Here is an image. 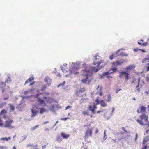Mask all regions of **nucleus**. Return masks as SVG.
Here are the masks:
<instances>
[{"label":"nucleus","instance_id":"obj_20","mask_svg":"<svg viewBox=\"0 0 149 149\" xmlns=\"http://www.w3.org/2000/svg\"><path fill=\"white\" fill-rule=\"evenodd\" d=\"M31 113L32 115H31V117H33V116H36L37 114L38 113V111H37L36 110V109H32L31 110Z\"/></svg>","mask_w":149,"mask_h":149},{"label":"nucleus","instance_id":"obj_34","mask_svg":"<svg viewBox=\"0 0 149 149\" xmlns=\"http://www.w3.org/2000/svg\"><path fill=\"white\" fill-rule=\"evenodd\" d=\"M96 94L99 95L100 96H102V91L101 90L97 92Z\"/></svg>","mask_w":149,"mask_h":149},{"label":"nucleus","instance_id":"obj_46","mask_svg":"<svg viewBox=\"0 0 149 149\" xmlns=\"http://www.w3.org/2000/svg\"><path fill=\"white\" fill-rule=\"evenodd\" d=\"M98 57H99V56L98 55V54H97L96 55H95V58L96 60H97V58H97Z\"/></svg>","mask_w":149,"mask_h":149},{"label":"nucleus","instance_id":"obj_4","mask_svg":"<svg viewBox=\"0 0 149 149\" xmlns=\"http://www.w3.org/2000/svg\"><path fill=\"white\" fill-rule=\"evenodd\" d=\"M40 94H37L34 95V97L37 99V101L38 102L40 105H41L43 107L45 106L46 104L44 100L42 98L39 97Z\"/></svg>","mask_w":149,"mask_h":149},{"label":"nucleus","instance_id":"obj_19","mask_svg":"<svg viewBox=\"0 0 149 149\" xmlns=\"http://www.w3.org/2000/svg\"><path fill=\"white\" fill-rule=\"evenodd\" d=\"M107 98L106 101L107 102H111V100L112 98L110 94H109L107 95Z\"/></svg>","mask_w":149,"mask_h":149},{"label":"nucleus","instance_id":"obj_2","mask_svg":"<svg viewBox=\"0 0 149 149\" xmlns=\"http://www.w3.org/2000/svg\"><path fill=\"white\" fill-rule=\"evenodd\" d=\"M139 118L141 120L138 119L137 120V121L141 125H147L148 127H149V122H148L147 124H144L142 120L144 119L146 122L148 121V116L146 114L141 115L140 116Z\"/></svg>","mask_w":149,"mask_h":149},{"label":"nucleus","instance_id":"obj_10","mask_svg":"<svg viewBox=\"0 0 149 149\" xmlns=\"http://www.w3.org/2000/svg\"><path fill=\"white\" fill-rule=\"evenodd\" d=\"M116 70L117 68H111L109 70V71L104 72L103 73V76H106L109 74L113 73L116 71Z\"/></svg>","mask_w":149,"mask_h":149},{"label":"nucleus","instance_id":"obj_3","mask_svg":"<svg viewBox=\"0 0 149 149\" xmlns=\"http://www.w3.org/2000/svg\"><path fill=\"white\" fill-rule=\"evenodd\" d=\"M80 64L76 63H74V67H72L70 70V74H78V70L79 68Z\"/></svg>","mask_w":149,"mask_h":149},{"label":"nucleus","instance_id":"obj_13","mask_svg":"<svg viewBox=\"0 0 149 149\" xmlns=\"http://www.w3.org/2000/svg\"><path fill=\"white\" fill-rule=\"evenodd\" d=\"M44 81L47 84L48 86H49L51 85V79L49 77L47 76L45 77Z\"/></svg>","mask_w":149,"mask_h":149},{"label":"nucleus","instance_id":"obj_47","mask_svg":"<svg viewBox=\"0 0 149 149\" xmlns=\"http://www.w3.org/2000/svg\"><path fill=\"white\" fill-rule=\"evenodd\" d=\"M138 137V134L137 133H136L135 134V140L136 141Z\"/></svg>","mask_w":149,"mask_h":149},{"label":"nucleus","instance_id":"obj_35","mask_svg":"<svg viewBox=\"0 0 149 149\" xmlns=\"http://www.w3.org/2000/svg\"><path fill=\"white\" fill-rule=\"evenodd\" d=\"M56 140L58 142H61L62 141V138L60 136L57 137L56 138Z\"/></svg>","mask_w":149,"mask_h":149},{"label":"nucleus","instance_id":"obj_17","mask_svg":"<svg viewBox=\"0 0 149 149\" xmlns=\"http://www.w3.org/2000/svg\"><path fill=\"white\" fill-rule=\"evenodd\" d=\"M61 136L63 138L67 139L69 138L70 136L69 134H66L64 133H61Z\"/></svg>","mask_w":149,"mask_h":149},{"label":"nucleus","instance_id":"obj_58","mask_svg":"<svg viewBox=\"0 0 149 149\" xmlns=\"http://www.w3.org/2000/svg\"><path fill=\"white\" fill-rule=\"evenodd\" d=\"M112 113H113V111H114L115 110V108L114 107H113L112 108Z\"/></svg>","mask_w":149,"mask_h":149},{"label":"nucleus","instance_id":"obj_43","mask_svg":"<svg viewBox=\"0 0 149 149\" xmlns=\"http://www.w3.org/2000/svg\"><path fill=\"white\" fill-rule=\"evenodd\" d=\"M107 137H106V134L105 133V130L104 131V139L105 140Z\"/></svg>","mask_w":149,"mask_h":149},{"label":"nucleus","instance_id":"obj_52","mask_svg":"<svg viewBox=\"0 0 149 149\" xmlns=\"http://www.w3.org/2000/svg\"><path fill=\"white\" fill-rule=\"evenodd\" d=\"M35 83V82L33 81V82H31L30 83V84H29V86H32L33 85V84H34Z\"/></svg>","mask_w":149,"mask_h":149},{"label":"nucleus","instance_id":"obj_11","mask_svg":"<svg viewBox=\"0 0 149 149\" xmlns=\"http://www.w3.org/2000/svg\"><path fill=\"white\" fill-rule=\"evenodd\" d=\"M142 62L144 63L146 65H149V58H145L142 60Z\"/></svg>","mask_w":149,"mask_h":149},{"label":"nucleus","instance_id":"obj_24","mask_svg":"<svg viewBox=\"0 0 149 149\" xmlns=\"http://www.w3.org/2000/svg\"><path fill=\"white\" fill-rule=\"evenodd\" d=\"M54 101V100L51 97H48L47 100V103H51Z\"/></svg>","mask_w":149,"mask_h":149},{"label":"nucleus","instance_id":"obj_64","mask_svg":"<svg viewBox=\"0 0 149 149\" xmlns=\"http://www.w3.org/2000/svg\"><path fill=\"white\" fill-rule=\"evenodd\" d=\"M67 65V64L66 63H65L63 64V66L64 67H66Z\"/></svg>","mask_w":149,"mask_h":149},{"label":"nucleus","instance_id":"obj_30","mask_svg":"<svg viewBox=\"0 0 149 149\" xmlns=\"http://www.w3.org/2000/svg\"><path fill=\"white\" fill-rule=\"evenodd\" d=\"M34 90V89H31L29 91H25L24 92V94L25 95H26L29 92H30L31 91H33Z\"/></svg>","mask_w":149,"mask_h":149},{"label":"nucleus","instance_id":"obj_9","mask_svg":"<svg viewBox=\"0 0 149 149\" xmlns=\"http://www.w3.org/2000/svg\"><path fill=\"white\" fill-rule=\"evenodd\" d=\"M125 61V60L121 59L119 61H117L115 62L112 63H111L113 66H117L121 65Z\"/></svg>","mask_w":149,"mask_h":149},{"label":"nucleus","instance_id":"obj_55","mask_svg":"<svg viewBox=\"0 0 149 149\" xmlns=\"http://www.w3.org/2000/svg\"><path fill=\"white\" fill-rule=\"evenodd\" d=\"M33 144H28L27 145V147H29L30 146H33Z\"/></svg>","mask_w":149,"mask_h":149},{"label":"nucleus","instance_id":"obj_41","mask_svg":"<svg viewBox=\"0 0 149 149\" xmlns=\"http://www.w3.org/2000/svg\"><path fill=\"white\" fill-rule=\"evenodd\" d=\"M39 126V125H38L35 126L34 127H32V130H34L36 129Z\"/></svg>","mask_w":149,"mask_h":149},{"label":"nucleus","instance_id":"obj_63","mask_svg":"<svg viewBox=\"0 0 149 149\" xmlns=\"http://www.w3.org/2000/svg\"><path fill=\"white\" fill-rule=\"evenodd\" d=\"M43 99L44 100H45V99H47V97L45 96L43 97Z\"/></svg>","mask_w":149,"mask_h":149},{"label":"nucleus","instance_id":"obj_18","mask_svg":"<svg viewBox=\"0 0 149 149\" xmlns=\"http://www.w3.org/2000/svg\"><path fill=\"white\" fill-rule=\"evenodd\" d=\"M100 104L101 106L102 107H105L107 106V104L103 100H101L100 101Z\"/></svg>","mask_w":149,"mask_h":149},{"label":"nucleus","instance_id":"obj_53","mask_svg":"<svg viewBox=\"0 0 149 149\" xmlns=\"http://www.w3.org/2000/svg\"><path fill=\"white\" fill-rule=\"evenodd\" d=\"M121 90V89H117V90H116V91L115 92H116V93H118V92L119 91H120V90Z\"/></svg>","mask_w":149,"mask_h":149},{"label":"nucleus","instance_id":"obj_21","mask_svg":"<svg viewBox=\"0 0 149 149\" xmlns=\"http://www.w3.org/2000/svg\"><path fill=\"white\" fill-rule=\"evenodd\" d=\"M10 111H13L15 109L14 106L12 104L9 103V104Z\"/></svg>","mask_w":149,"mask_h":149},{"label":"nucleus","instance_id":"obj_28","mask_svg":"<svg viewBox=\"0 0 149 149\" xmlns=\"http://www.w3.org/2000/svg\"><path fill=\"white\" fill-rule=\"evenodd\" d=\"M10 139V137H4V138H2L0 139V140L1 141H8Z\"/></svg>","mask_w":149,"mask_h":149},{"label":"nucleus","instance_id":"obj_22","mask_svg":"<svg viewBox=\"0 0 149 149\" xmlns=\"http://www.w3.org/2000/svg\"><path fill=\"white\" fill-rule=\"evenodd\" d=\"M149 141V136H147L144 139L142 142V144H145Z\"/></svg>","mask_w":149,"mask_h":149},{"label":"nucleus","instance_id":"obj_12","mask_svg":"<svg viewBox=\"0 0 149 149\" xmlns=\"http://www.w3.org/2000/svg\"><path fill=\"white\" fill-rule=\"evenodd\" d=\"M146 107L143 106H142L141 107L140 110L139 109H138L137 110V112L138 113H140L141 112L142 113H143L146 112Z\"/></svg>","mask_w":149,"mask_h":149},{"label":"nucleus","instance_id":"obj_56","mask_svg":"<svg viewBox=\"0 0 149 149\" xmlns=\"http://www.w3.org/2000/svg\"><path fill=\"white\" fill-rule=\"evenodd\" d=\"M140 79H139V80H138V85H137V86L136 87V88H138L139 87V82H140Z\"/></svg>","mask_w":149,"mask_h":149},{"label":"nucleus","instance_id":"obj_26","mask_svg":"<svg viewBox=\"0 0 149 149\" xmlns=\"http://www.w3.org/2000/svg\"><path fill=\"white\" fill-rule=\"evenodd\" d=\"M7 103L6 102H2L0 103V108H3L5 107Z\"/></svg>","mask_w":149,"mask_h":149},{"label":"nucleus","instance_id":"obj_60","mask_svg":"<svg viewBox=\"0 0 149 149\" xmlns=\"http://www.w3.org/2000/svg\"><path fill=\"white\" fill-rule=\"evenodd\" d=\"M46 146V145H44L43 146H42V149H44V148H45Z\"/></svg>","mask_w":149,"mask_h":149},{"label":"nucleus","instance_id":"obj_23","mask_svg":"<svg viewBox=\"0 0 149 149\" xmlns=\"http://www.w3.org/2000/svg\"><path fill=\"white\" fill-rule=\"evenodd\" d=\"M135 66L134 65H130L125 68V70H129L134 68Z\"/></svg>","mask_w":149,"mask_h":149},{"label":"nucleus","instance_id":"obj_61","mask_svg":"<svg viewBox=\"0 0 149 149\" xmlns=\"http://www.w3.org/2000/svg\"><path fill=\"white\" fill-rule=\"evenodd\" d=\"M71 107L70 106H67L66 107V109H67L68 108H70Z\"/></svg>","mask_w":149,"mask_h":149},{"label":"nucleus","instance_id":"obj_57","mask_svg":"<svg viewBox=\"0 0 149 149\" xmlns=\"http://www.w3.org/2000/svg\"><path fill=\"white\" fill-rule=\"evenodd\" d=\"M98 129L97 128H96V130H95V133H98Z\"/></svg>","mask_w":149,"mask_h":149},{"label":"nucleus","instance_id":"obj_37","mask_svg":"<svg viewBox=\"0 0 149 149\" xmlns=\"http://www.w3.org/2000/svg\"><path fill=\"white\" fill-rule=\"evenodd\" d=\"M47 88V86L43 85L41 88V91H43Z\"/></svg>","mask_w":149,"mask_h":149},{"label":"nucleus","instance_id":"obj_7","mask_svg":"<svg viewBox=\"0 0 149 149\" xmlns=\"http://www.w3.org/2000/svg\"><path fill=\"white\" fill-rule=\"evenodd\" d=\"M13 122V120H11L9 119L6 120L5 122L3 127H8L9 128H12L13 127L11 125V124Z\"/></svg>","mask_w":149,"mask_h":149},{"label":"nucleus","instance_id":"obj_25","mask_svg":"<svg viewBox=\"0 0 149 149\" xmlns=\"http://www.w3.org/2000/svg\"><path fill=\"white\" fill-rule=\"evenodd\" d=\"M40 113V114H42L43 113L46 111V110L44 108H40L39 109Z\"/></svg>","mask_w":149,"mask_h":149},{"label":"nucleus","instance_id":"obj_6","mask_svg":"<svg viewBox=\"0 0 149 149\" xmlns=\"http://www.w3.org/2000/svg\"><path fill=\"white\" fill-rule=\"evenodd\" d=\"M92 128H88L85 132L84 137L85 138H88L89 137L92 136Z\"/></svg>","mask_w":149,"mask_h":149},{"label":"nucleus","instance_id":"obj_59","mask_svg":"<svg viewBox=\"0 0 149 149\" xmlns=\"http://www.w3.org/2000/svg\"><path fill=\"white\" fill-rule=\"evenodd\" d=\"M107 78H108L109 79H110V78H112V77H111V76H107L106 77Z\"/></svg>","mask_w":149,"mask_h":149},{"label":"nucleus","instance_id":"obj_36","mask_svg":"<svg viewBox=\"0 0 149 149\" xmlns=\"http://www.w3.org/2000/svg\"><path fill=\"white\" fill-rule=\"evenodd\" d=\"M146 126L147 127H148V126L147 125H146ZM145 133L146 134L149 135V128H148L146 130Z\"/></svg>","mask_w":149,"mask_h":149},{"label":"nucleus","instance_id":"obj_54","mask_svg":"<svg viewBox=\"0 0 149 149\" xmlns=\"http://www.w3.org/2000/svg\"><path fill=\"white\" fill-rule=\"evenodd\" d=\"M9 98V96L8 95H7L6 97L4 98V100H6L8 99Z\"/></svg>","mask_w":149,"mask_h":149},{"label":"nucleus","instance_id":"obj_45","mask_svg":"<svg viewBox=\"0 0 149 149\" xmlns=\"http://www.w3.org/2000/svg\"><path fill=\"white\" fill-rule=\"evenodd\" d=\"M93 108H94V110H95V109H96L97 108V106H96L95 104V103H94L93 104Z\"/></svg>","mask_w":149,"mask_h":149},{"label":"nucleus","instance_id":"obj_50","mask_svg":"<svg viewBox=\"0 0 149 149\" xmlns=\"http://www.w3.org/2000/svg\"><path fill=\"white\" fill-rule=\"evenodd\" d=\"M145 93L147 94H149V88L148 89V90L147 91H145Z\"/></svg>","mask_w":149,"mask_h":149},{"label":"nucleus","instance_id":"obj_27","mask_svg":"<svg viewBox=\"0 0 149 149\" xmlns=\"http://www.w3.org/2000/svg\"><path fill=\"white\" fill-rule=\"evenodd\" d=\"M7 113V110L3 109L1 110L0 113V115H2L4 114H6Z\"/></svg>","mask_w":149,"mask_h":149},{"label":"nucleus","instance_id":"obj_33","mask_svg":"<svg viewBox=\"0 0 149 149\" xmlns=\"http://www.w3.org/2000/svg\"><path fill=\"white\" fill-rule=\"evenodd\" d=\"M115 54H112L109 56V58L110 60H112L113 59L115 56Z\"/></svg>","mask_w":149,"mask_h":149},{"label":"nucleus","instance_id":"obj_16","mask_svg":"<svg viewBox=\"0 0 149 149\" xmlns=\"http://www.w3.org/2000/svg\"><path fill=\"white\" fill-rule=\"evenodd\" d=\"M88 109L89 111H91L92 113L94 114L95 113V111L94 109L93 106L91 105H89L88 106Z\"/></svg>","mask_w":149,"mask_h":149},{"label":"nucleus","instance_id":"obj_51","mask_svg":"<svg viewBox=\"0 0 149 149\" xmlns=\"http://www.w3.org/2000/svg\"><path fill=\"white\" fill-rule=\"evenodd\" d=\"M103 111H97V114L100 113L101 112H103Z\"/></svg>","mask_w":149,"mask_h":149},{"label":"nucleus","instance_id":"obj_49","mask_svg":"<svg viewBox=\"0 0 149 149\" xmlns=\"http://www.w3.org/2000/svg\"><path fill=\"white\" fill-rule=\"evenodd\" d=\"M122 129L123 130L125 133H127V131L125 130V128L124 127H122Z\"/></svg>","mask_w":149,"mask_h":149},{"label":"nucleus","instance_id":"obj_44","mask_svg":"<svg viewBox=\"0 0 149 149\" xmlns=\"http://www.w3.org/2000/svg\"><path fill=\"white\" fill-rule=\"evenodd\" d=\"M82 114L84 115H88V113L86 111H83L82 112Z\"/></svg>","mask_w":149,"mask_h":149},{"label":"nucleus","instance_id":"obj_32","mask_svg":"<svg viewBox=\"0 0 149 149\" xmlns=\"http://www.w3.org/2000/svg\"><path fill=\"white\" fill-rule=\"evenodd\" d=\"M95 102L96 105H98L100 104V102L99 100L98 97L95 100Z\"/></svg>","mask_w":149,"mask_h":149},{"label":"nucleus","instance_id":"obj_5","mask_svg":"<svg viewBox=\"0 0 149 149\" xmlns=\"http://www.w3.org/2000/svg\"><path fill=\"white\" fill-rule=\"evenodd\" d=\"M119 74L120 75L119 77L120 78L122 77L123 75H124V76L125 77V80L126 81H128L130 78L129 76V74L127 73L126 72H120Z\"/></svg>","mask_w":149,"mask_h":149},{"label":"nucleus","instance_id":"obj_48","mask_svg":"<svg viewBox=\"0 0 149 149\" xmlns=\"http://www.w3.org/2000/svg\"><path fill=\"white\" fill-rule=\"evenodd\" d=\"M146 70L148 72L149 71V66H146Z\"/></svg>","mask_w":149,"mask_h":149},{"label":"nucleus","instance_id":"obj_14","mask_svg":"<svg viewBox=\"0 0 149 149\" xmlns=\"http://www.w3.org/2000/svg\"><path fill=\"white\" fill-rule=\"evenodd\" d=\"M6 84L4 82H1L0 83V88L2 89V93H3L5 91L4 89V88L6 86Z\"/></svg>","mask_w":149,"mask_h":149},{"label":"nucleus","instance_id":"obj_31","mask_svg":"<svg viewBox=\"0 0 149 149\" xmlns=\"http://www.w3.org/2000/svg\"><path fill=\"white\" fill-rule=\"evenodd\" d=\"M142 144V149H147L148 148V146L147 145H145V144Z\"/></svg>","mask_w":149,"mask_h":149},{"label":"nucleus","instance_id":"obj_62","mask_svg":"<svg viewBox=\"0 0 149 149\" xmlns=\"http://www.w3.org/2000/svg\"><path fill=\"white\" fill-rule=\"evenodd\" d=\"M139 50H140L142 51V52H145V51L144 50L141 49H139Z\"/></svg>","mask_w":149,"mask_h":149},{"label":"nucleus","instance_id":"obj_38","mask_svg":"<svg viewBox=\"0 0 149 149\" xmlns=\"http://www.w3.org/2000/svg\"><path fill=\"white\" fill-rule=\"evenodd\" d=\"M65 81H63L62 83H60L59 84V85L58 86V87H59L61 86H63L65 84Z\"/></svg>","mask_w":149,"mask_h":149},{"label":"nucleus","instance_id":"obj_29","mask_svg":"<svg viewBox=\"0 0 149 149\" xmlns=\"http://www.w3.org/2000/svg\"><path fill=\"white\" fill-rule=\"evenodd\" d=\"M138 43L139 45L143 46H146L148 45V43L147 42L141 43L140 42H138Z\"/></svg>","mask_w":149,"mask_h":149},{"label":"nucleus","instance_id":"obj_42","mask_svg":"<svg viewBox=\"0 0 149 149\" xmlns=\"http://www.w3.org/2000/svg\"><path fill=\"white\" fill-rule=\"evenodd\" d=\"M68 118H69L68 117L66 118H62L61 119V120L64 121H66Z\"/></svg>","mask_w":149,"mask_h":149},{"label":"nucleus","instance_id":"obj_40","mask_svg":"<svg viewBox=\"0 0 149 149\" xmlns=\"http://www.w3.org/2000/svg\"><path fill=\"white\" fill-rule=\"evenodd\" d=\"M0 149H7L6 147L3 146H0Z\"/></svg>","mask_w":149,"mask_h":149},{"label":"nucleus","instance_id":"obj_1","mask_svg":"<svg viewBox=\"0 0 149 149\" xmlns=\"http://www.w3.org/2000/svg\"><path fill=\"white\" fill-rule=\"evenodd\" d=\"M103 61L102 60H100L99 63H94V65H95L97 63V64L98 67H92L90 70L89 69V67L87 66L85 63L83 64V67L84 68V69L82 70L84 72L86 73L85 74H84V75H85L86 76V77L85 79L82 80V82L84 83H86L88 79V76L92 75V72H97L99 70V69H100V68H99L100 67V68L103 67L104 65H103Z\"/></svg>","mask_w":149,"mask_h":149},{"label":"nucleus","instance_id":"obj_39","mask_svg":"<svg viewBox=\"0 0 149 149\" xmlns=\"http://www.w3.org/2000/svg\"><path fill=\"white\" fill-rule=\"evenodd\" d=\"M145 80L147 82H149V76H146L145 77Z\"/></svg>","mask_w":149,"mask_h":149},{"label":"nucleus","instance_id":"obj_15","mask_svg":"<svg viewBox=\"0 0 149 149\" xmlns=\"http://www.w3.org/2000/svg\"><path fill=\"white\" fill-rule=\"evenodd\" d=\"M34 78L33 77H31L28 79L25 82L24 85H25L26 84L29 83H31V82L34 80Z\"/></svg>","mask_w":149,"mask_h":149},{"label":"nucleus","instance_id":"obj_8","mask_svg":"<svg viewBox=\"0 0 149 149\" xmlns=\"http://www.w3.org/2000/svg\"><path fill=\"white\" fill-rule=\"evenodd\" d=\"M85 88H82L80 89L79 91H76L75 93V95L78 96L80 97H82V93L85 91Z\"/></svg>","mask_w":149,"mask_h":149}]
</instances>
